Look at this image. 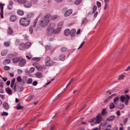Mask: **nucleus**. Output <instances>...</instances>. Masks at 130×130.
<instances>
[{"instance_id":"1","label":"nucleus","mask_w":130,"mask_h":130,"mask_svg":"<svg viewBox=\"0 0 130 130\" xmlns=\"http://www.w3.org/2000/svg\"><path fill=\"white\" fill-rule=\"evenodd\" d=\"M30 21L28 20L27 18H22L20 19L19 23L21 25L23 26H27L29 24Z\"/></svg>"},{"instance_id":"2","label":"nucleus","mask_w":130,"mask_h":130,"mask_svg":"<svg viewBox=\"0 0 130 130\" xmlns=\"http://www.w3.org/2000/svg\"><path fill=\"white\" fill-rule=\"evenodd\" d=\"M45 65L47 66H50L53 65L54 62L50 60V58L48 56L45 59Z\"/></svg>"},{"instance_id":"3","label":"nucleus","mask_w":130,"mask_h":130,"mask_svg":"<svg viewBox=\"0 0 130 130\" xmlns=\"http://www.w3.org/2000/svg\"><path fill=\"white\" fill-rule=\"evenodd\" d=\"M49 22L44 19L43 20H41L39 22L40 25L42 27H45L48 25Z\"/></svg>"},{"instance_id":"4","label":"nucleus","mask_w":130,"mask_h":130,"mask_svg":"<svg viewBox=\"0 0 130 130\" xmlns=\"http://www.w3.org/2000/svg\"><path fill=\"white\" fill-rule=\"evenodd\" d=\"M102 117L101 116L100 114H98V115L96 117V118L95 119V123H99L102 120Z\"/></svg>"},{"instance_id":"5","label":"nucleus","mask_w":130,"mask_h":130,"mask_svg":"<svg viewBox=\"0 0 130 130\" xmlns=\"http://www.w3.org/2000/svg\"><path fill=\"white\" fill-rule=\"evenodd\" d=\"M26 63V60L24 59H22L20 61L19 66L21 67H23L25 65Z\"/></svg>"},{"instance_id":"6","label":"nucleus","mask_w":130,"mask_h":130,"mask_svg":"<svg viewBox=\"0 0 130 130\" xmlns=\"http://www.w3.org/2000/svg\"><path fill=\"white\" fill-rule=\"evenodd\" d=\"M47 31V34L48 35H50L53 32L54 33V29H52L48 27L46 29Z\"/></svg>"},{"instance_id":"7","label":"nucleus","mask_w":130,"mask_h":130,"mask_svg":"<svg viewBox=\"0 0 130 130\" xmlns=\"http://www.w3.org/2000/svg\"><path fill=\"white\" fill-rule=\"evenodd\" d=\"M72 9H69L67 10L64 14V16L65 17H68L72 13Z\"/></svg>"},{"instance_id":"8","label":"nucleus","mask_w":130,"mask_h":130,"mask_svg":"<svg viewBox=\"0 0 130 130\" xmlns=\"http://www.w3.org/2000/svg\"><path fill=\"white\" fill-rule=\"evenodd\" d=\"M117 95L116 93H114L111 96H109L108 98L106 99L104 101V103H107L111 98H112L113 96H115Z\"/></svg>"},{"instance_id":"9","label":"nucleus","mask_w":130,"mask_h":130,"mask_svg":"<svg viewBox=\"0 0 130 130\" xmlns=\"http://www.w3.org/2000/svg\"><path fill=\"white\" fill-rule=\"evenodd\" d=\"M51 17V14L50 13H47L44 16V19L49 22V18Z\"/></svg>"},{"instance_id":"10","label":"nucleus","mask_w":130,"mask_h":130,"mask_svg":"<svg viewBox=\"0 0 130 130\" xmlns=\"http://www.w3.org/2000/svg\"><path fill=\"white\" fill-rule=\"evenodd\" d=\"M10 19L11 22H14L17 20V18L15 15H12L10 16Z\"/></svg>"},{"instance_id":"11","label":"nucleus","mask_w":130,"mask_h":130,"mask_svg":"<svg viewBox=\"0 0 130 130\" xmlns=\"http://www.w3.org/2000/svg\"><path fill=\"white\" fill-rule=\"evenodd\" d=\"M5 90L6 92L9 95H11L12 94V90L9 88H6Z\"/></svg>"},{"instance_id":"12","label":"nucleus","mask_w":130,"mask_h":130,"mask_svg":"<svg viewBox=\"0 0 130 130\" xmlns=\"http://www.w3.org/2000/svg\"><path fill=\"white\" fill-rule=\"evenodd\" d=\"M115 116L112 115L107 117L106 118V120L108 121H111L115 119Z\"/></svg>"},{"instance_id":"13","label":"nucleus","mask_w":130,"mask_h":130,"mask_svg":"<svg viewBox=\"0 0 130 130\" xmlns=\"http://www.w3.org/2000/svg\"><path fill=\"white\" fill-rule=\"evenodd\" d=\"M70 31L69 29H66L64 30V33L65 36H68L70 34Z\"/></svg>"},{"instance_id":"14","label":"nucleus","mask_w":130,"mask_h":130,"mask_svg":"<svg viewBox=\"0 0 130 130\" xmlns=\"http://www.w3.org/2000/svg\"><path fill=\"white\" fill-rule=\"evenodd\" d=\"M32 5V3L31 2H28L26 4L24 5V7L26 8H28L30 7Z\"/></svg>"},{"instance_id":"15","label":"nucleus","mask_w":130,"mask_h":130,"mask_svg":"<svg viewBox=\"0 0 130 130\" xmlns=\"http://www.w3.org/2000/svg\"><path fill=\"white\" fill-rule=\"evenodd\" d=\"M21 103H19L18 104L16 108L18 110L22 109L24 108V107L23 106H21Z\"/></svg>"},{"instance_id":"16","label":"nucleus","mask_w":130,"mask_h":130,"mask_svg":"<svg viewBox=\"0 0 130 130\" xmlns=\"http://www.w3.org/2000/svg\"><path fill=\"white\" fill-rule=\"evenodd\" d=\"M13 29L10 27H9L8 29L7 30V33L9 35H11L13 33Z\"/></svg>"},{"instance_id":"17","label":"nucleus","mask_w":130,"mask_h":130,"mask_svg":"<svg viewBox=\"0 0 130 130\" xmlns=\"http://www.w3.org/2000/svg\"><path fill=\"white\" fill-rule=\"evenodd\" d=\"M119 97L117 96L113 99V102L115 104L117 105L119 101Z\"/></svg>"},{"instance_id":"18","label":"nucleus","mask_w":130,"mask_h":130,"mask_svg":"<svg viewBox=\"0 0 130 130\" xmlns=\"http://www.w3.org/2000/svg\"><path fill=\"white\" fill-rule=\"evenodd\" d=\"M76 32V30L74 29H72L71 31L70 32V34L71 36L72 37L75 34Z\"/></svg>"},{"instance_id":"19","label":"nucleus","mask_w":130,"mask_h":130,"mask_svg":"<svg viewBox=\"0 0 130 130\" xmlns=\"http://www.w3.org/2000/svg\"><path fill=\"white\" fill-rule=\"evenodd\" d=\"M20 58L18 57H15L13 59V61L14 63H16L19 60Z\"/></svg>"},{"instance_id":"20","label":"nucleus","mask_w":130,"mask_h":130,"mask_svg":"<svg viewBox=\"0 0 130 130\" xmlns=\"http://www.w3.org/2000/svg\"><path fill=\"white\" fill-rule=\"evenodd\" d=\"M8 52V51L7 50H4L1 52V55L2 56H4L7 54Z\"/></svg>"},{"instance_id":"21","label":"nucleus","mask_w":130,"mask_h":130,"mask_svg":"<svg viewBox=\"0 0 130 130\" xmlns=\"http://www.w3.org/2000/svg\"><path fill=\"white\" fill-rule=\"evenodd\" d=\"M11 62V60L9 59H6L4 61V63L5 65L8 64Z\"/></svg>"},{"instance_id":"22","label":"nucleus","mask_w":130,"mask_h":130,"mask_svg":"<svg viewBox=\"0 0 130 130\" xmlns=\"http://www.w3.org/2000/svg\"><path fill=\"white\" fill-rule=\"evenodd\" d=\"M19 48L20 50H23V49L25 47V44L24 43H21L19 46Z\"/></svg>"},{"instance_id":"23","label":"nucleus","mask_w":130,"mask_h":130,"mask_svg":"<svg viewBox=\"0 0 130 130\" xmlns=\"http://www.w3.org/2000/svg\"><path fill=\"white\" fill-rule=\"evenodd\" d=\"M36 76L38 78H40L42 76V73L41 72H37L35 74Z\"/></svg>"},{"instance_id":"24","label":"nucleus","mask_w":130,"mask_h":130,"mask_svg":"<svg viewBox=\"0 0 130 130\" xmlns=\"http://www.w3.org/2000/svg\"><path fill=\"white\" fill-rule=\"evenodd\" d=\"M65 56L61 54L59 56V59L61 60L64 61L65 60Z\"/></svg>"},{"instance_id":"25","label":"nucleus","mask_w":130,"mask_h":130,"mask_svg":"<svg viewBox=\"0 0 130 130\" xmlns=\"http://www.w3.org/2000/svg\"><path fill=\"white\" fill-rule=\"evenodd\" d=\"M61 28L60 27L56 29H54V34H57L61 30Z\"/></svg>"},{"instance_id":"26","label":"nucleus","mask_w":130,"mask_h":130,"mask_svg":"<svg viewBox=\"0 0 130 130\" xmlns=\"http://www.w3.org/2000/svg\"><path fill=\"white\" fill-rule=\"evenodd\" d=\"M59 18V17L56 15L52 16L51 17V19L52 20H56Z\"/></svg>"},{"instance_id":"27","label":"nucleus","mask_w":130,"mask_h":130,"mask_svg":"<svg viewBox=\"0 0 130 130\" xmlns=\"http://www.w3.org/2000/svg\"><path fill=\"white\" fill-rule=\"evenodd\" d=\"M15 78H13L11 81V83L10 85V87L11 88L14 85L15 82Z\"/></svg>"},{"instance_id":"28","label":"nucleus","mask_w":130,"mask_h":130,"mask_svg":"<svg viewBox=\"0 0 130 130\" xmlns=\"http://www.w3.org/2000/svg\"><path fill=\"white\" fill-rule=\"evenodd\" d=\"M24 89L23 87H20L18 86L17 88V91L18 92H20L22 91Z\"/></svg>"},{"instance_id":"29","label":"nucleus","mask_w":130,"mask_h":130,"mask_svg":"<svg viewBox=\"0 0 130 130\" xmlns=\"http://www.w3.org/2000/svg\"><path fill=\"white\" fill-rule=\"evenodd\" d=\"M55 26V24L54 23H51L50 24L48 28L52 29H54V27Z\"/></svg>"},{"instance_id":"30","label":"nucleus","mask_w":130,"mask_h":130,"mask_svg":"<svg viewBox=\"0 0 130 130\" xmlns=\"http://www.w3.org/2000/svg\"><path fill=\"white\" fill-rule=\"evenodd\" d=\"M34 15V14L33 13H29L27 15V18L29 19L33 17Z\"/></svg>"},{"instance_id":"31","label":"nucleus","mask_w":130,"mask_h":130,"mask_svg":"<svg viewBox=\"0 0 130 130\" xmlns=\"http://www.w3.org/2000/svg\"><path fill=\"white\" fill-rule=\"evenodd\" d=\"M17 13L18 14L21 15H23L24 14L23 11L22 10H18Z\"/></svg>"},{"instance_id":"32","label":"nucleus","mask_w":130,"mask_h":130,"mask_svg":"<svg viewBox=\"0 0 130 130\" xmlns=\"http://www.w3.org/2000/svg\"><path fill=\"white\" fill-rule=\"evenodd\" d=\"M115 106L113 103H111L109 105V108L110 109H111L114 108Z\"/></svg>"},{"instance_id":"33","label":"nucleus","mask_w":130,"mask_h":130,"mask_svg":"<svg viewBox=\"0 0 130 130\" xmlns=\"http://www.w3.org/2000/svg\"><path fill=\"white\" fill-rule=\"evenodd\" d=\"M40 60V58L39 57H35L32 58L31 59L33 61H36V62H38Z\"/></svg>"},{"instance_id":"34","label":"nucleus","mask_w":130,"mask_h":130,"mask_svg":"<svg viewBox=\"0 0 130 130\" xmlns=\"http://www.w3.org/2000/svg\"><path fill=\"white\" fill-rule=\"evenodd\" d=\"M82 0H76L74 2V4L76 5H78L80 3Z\"/></svg>"},{"instance_id":"35","label":"nucleus","mask_w":130,"mask_h":130,"mask_svg":"<svg viewBox=\"0 0 130 130\" xmlns=\"http://www.w3.org/2000/svg\"><path fill=\"white\" fill-rule=\"evenodd\" d=\"M3 105L5 109H8V104L6 102H4L3 103Z\"/></svg>"},{"instance_id":"36","label":"nucleus","mask_w":130,"mask_h":130,"mask_svg":"<svg viewBox=\"0 0 130 130\" xmlns=\"http://www.w3.org/2000/svg\"><path fill=\"white\" fill-rule=\"evenodd\" d=\"M25 47L27 48L29 47L31 45V43L29 42H27L25 44Z\"/></svg>"},{"instance_id":"37","label":"nucleus","mask_w":130,"mask_h":130,"mask_svg":"<svg viewBox=\"0 0 130 130\" xmlns=\"http://www.w3.org/2000/svg\"><path fill=\"white\" fill-rule=\"evenodd\" d=\"M88 22V20L87 18H85L83 21H82V24L83 25H84L86 24Z\"/></svg>"},{"instance_id":"38","label":"nucleus","mask_w":130,"mask_h":130,"mask_svg":"<svg viewBox=\"0 0 130 130\" xmlns=\"http://www.w3.org/2000/svg\"><path fill=\"white\" fill-rule=\"evenodd\" d=\"M125 97L123 95H122L120 96V101L122 102H124V100L125 99Z\"/></svg>"},{"instance_id":"39","label":"nucleus","mask_w":130,"mask_h":130,"mask_svg":"<svg viewBox=\"0 0 130 130\" xmlns=\"http://www.w3.org/2000/svg\"><path fill=\"white\" fill-rule=\"evenodd\" d=\"M107 113V112L106 111V109H103L102 110L101 114L103 116L105 115Z\"/></svg>"},{"instance_id":"40","label":"nucleus","mask_w":130,"mask_h":130,"mask_svg":"<svg viewBox=\"0 0 130 130\" xmlns=\"http://www.w3.org/2000/svg\"><path fill=\"white\" fill-rule=\"evenodd\" d=\"M32 82V80L31 78H29L28 79L27 82V84H30Z\"/></svg>"},{"instance_id":"41","label":"nucleus","mask_w":130,"mask_h":130,"mask_svg":"<svg viewBox=\"0 0 130 130\" xmlns=\"http://www.w3.org/2000/svg\"><path fill=\"white\" fill-rule=\"evenodd\" d=\"M67 50V48L65 47H62L61 49V51L63 52H65Z\"/></svg>"},{"instance_id":"42","label":"nucleus","mask_w":130,"mask_h":130,"mask_svg":"<svg viewBox=\"0 0 130 130\" xmlns=\"http://www.w3.org/2000/svg\"><path fill=\"white\" fill-rule=\"evenodd\" d=\"M35 67H36L38 70H40L42 69V67L40 65L37 64V66H36Z\"/></svg>"},{"instance_id":"43","label":"nucleus","mask_w":130,"mask_h":130,"mask_svg":"<svg viewBox=\"0 0 130 130\" xmlns=\"http://www.w3.org/2000/svg\"><path fill=\"white\" fill-rule=\"evenodd\" d=\"M97 8V6L95 5H94L93 9V11L92 12V13H94L96 11V10Z\"/></svg>"},{"instance_id":"44","label":"nucleus","mask_w":130,"mask_h":130,"mask_svg":"<svg viewBox=\"0 0 130 130\" xmlns=\"http://www.w3.org/2000/svg\"><path fill=\"white\" fill-rule=\"evenodd\" d=\"M107 122L106 121L104 123H102L100 126V127H105V125L107 124Z\"/></svg>"},{"instance_id":"45","label":"nucleus","mask_w":130,"mask_h":130,"mask_svg":"<svg viewBox=\"0 0 130 130\" xmlns=\"http://www.w3.org/2000/svg\"><path fill=\"white\" fill-rule=\"evenodd\" d=\"M4 5V4H2L1 3L0 4V7L1 9V11L2 12H3V7Z\"/></svg>"},{"instance_id":"46","label":"nucleus","mask_w":130,"mask_h":130,"mask_svg":"<svg viewBox=\"0 0 130 130\" xmlns=\"http://www.w3.org/2000/svg\"><path fill=\"white\" fill-rule=\"evenodd\" d=\"M17 80L18 82H20L21 81V78L20 76H19L17 77Z\"/></svg>"},{"instance_id":"47","label":"nucleus","mask_w":130,"mask_h":130,"mask_svg":"<svg viewBox=\"0 0 130 130\" xmlns=\"http://www.w3.org/2000/svg\"><path fill=\"white\" fill-rule=\"evenodd\" d=\"M30 1L34 4H37L38 2V0H30Z\"/></svg>"},{"instance_id":"48","label":"nucleus","mask_w":130,"mask_h":130,"mask_svg":"<svg viewBox=\"0 0 130 130\" xmlns=\"http://www.w3.org/2000/svg\"><path fill=\"white\" fill-rule=\"evenodd\" d=\"M124 96L125 97V99L126 100H129V99H130V96L126 94L125 95V96Z\"/></svg>"},{"instance_id":"49","label":"nucleus","mask_w":130,"mask_h":130,"mask_svg":"<svg viewBox=\"0 0 130 130\" xmlns=\"http://www.w3.org/2000/svg\"><path fill=\"white\" fill-rule=\"evenodd\" d=\"M4 69L5 70H8L10 69V68L8 66H5L4 67Z\"/></svg>"},{"instance_id":"50","label":"nucleus","mask_w":130,"mask_h":130,"mask_svg":"<svg viewBox=\"0 0 130 130\" xmlns=\"http://www.w3.org/2000/svg\"><path fill=\"white\" fill-rule=\"evenodd\" d=\"M35 70V68H34L33 67H31L29 69V71L30 72L32 73Z\"/></svg>"},{"instance_id":"51","label":"nucleus","mask_w":130,"mask_h":130,"mask_svg":"<svg viewBox=\"0 0 130 130\" xmlns=\"http://www.w3.org/2000/svg\"><path fill=\"white\" fill-rule=\"evenodd\" d=\"M29 31L30 32L31 34H32L33 33V29H32V27L31 26L30 27L29 29Z\"/></svg>"},{"instance_id":"52","label":"nucleus","mask_w":130,"mask_h":130,"mask_svg":"<svg viewBox=\"0 0 130 130\" xmlns=\"http://www.w3.org/2000/svg\"><path fill=\"white\" fill-rule=\"evenodd\" d=\"M96 4L97 5L98 7V8L100 7L101 6V4L99 2L97 1L96 2Z\"/></svg>"},{"instance_id":"53","label":"nucleus","mask_w":130,"mask_h":130,"mask_svg":"<svg viewBox=\"0 0 130 130\" xmlns=\"http://www.w3.org/2000/svg\"><path fill=\"white\" fill-rule=\"evenodd\" d=\"M124 77V75H123L120 76H119L118 79L119 80H121Z\"/></svg>"},{"instance_id":"54","label":"nucleus","mask_w":130,"mask_h":130,"mask_svg":"<svg viewBox=\"0 0 130 130\" xmlns=\"http://www.w3.org/2000/svg\"><path fill=\"white\" fill-rule=\"evenodd\" d=\"M8 115L7 112H5L4 111L2 113V116H7Z\"/></svg>"},{"instance_id":"55","label":"nucleus","mask_w":130,"mask_h":130,"mask_svg":"<svg viewBox=\"0 0 130 130\" xmlns=\"http://www.w3.org/2000/svg\"><path fill=\"white\" fill-rule=\"evenodd\" d=\"M37 20H35L33 23V27H35L36 24H37Z\"/></svg>"},{"instance_id":"56","label":"nucleus","mask_w":130,"mask_h":130,"mask_svg":"<svg viewBox=\"0 0 130 130\" xmlns=\"http://www.w3.org/2000/svg\"><path fill=\"white\" fill-rule=\"evenodd\" d=\"M85 43V41H83L82 43L80 45L79 47L78 48V49H79L80 48H81L82 46H83Z\"/></svg>"},{"instance_id":"57","label":"nucleus","mask_w":130,"mask_h":130,"mask_svg":"<svg viewBox=\"0 0 130 130\" xmlns=\"http://www.w3.org/2000/svg\"><path fill=\"white\" fill-rule=\"evenodd\" d=\"M52 47L50 46L47 45L46 46V50L50 49L52 48Z\"/></svg>"},{"instance_id":"58","label":"nucleus","mask_w":130,"mask_h":130,"mask_svg":"<svg viewBox=\"0 0 130 130\" xmlns=\"http://www.w3.org/2000/svg\"><path fill=\"white\" fill-rule=\"evenodd\" d=\"M4 45L6 46L7 47L9 46V43L7 42H5L4 43Z\"/></svg>"},{"instance_id":"59","label":"nucleus","mask_w":130,"mask_h":130,"mask_svg":"<svg viewBox=\"0 0 130 130\" xmlns=\"http://www.w3.org/2000/svg\"><path fill=\"white\" fill-rule=\"evenodd\" d=\"M37 81H34L32 83V85L34 86H36L37 85Z\"/></svg>"},{"instance_id":"60","label":"nucleus","mask_w":130,"mask_h":130,"mask_svg":"<svg viewBox=\"0 0 130 130\" xmlns=\"http://www.w3.org/2000/svg\"><path fill=\"white\" fill-rule=\"evenodd\" d=\"M120 106L121 107H120L119 108L120 109H122L124 107V105L123 104H121L120 105Z\"/></svg>"},{"instance_id":"61","label":"nucleus","mask_w":130,"mask_h":130,"mask_svg":"<svg viewBox=\"0 0 130 130\" xmlns=\"http://www.w3.org/2000/svg\"><path fill=\"white\" fill-rule=\"evenodd\" d=\"M17 86L16 84H15L14 85L13 89L14 92H15L17 90Z\"/></svg>"},{"instance_id":"62","label":"nucleus","mask_w":130,"mask_h":130,"mask_svg":"<svg viewBox=\"0 0 130 130\" xmlns=\"http://www.w3.org/2000/svg\"><path fill=\"white\" fill-rule=\"evenodd\" d=\"M95 118H93L91 119H90L89 121V122H92L93 121L95 120Z\"/></svg>"},{"instance_id":"63","label":"nucleus","mask_w":130,"mask_h":130,"mask_svg":"<svg viewBox=\"0 0 130 130\" xmlns=\"http://www.w3.org/2000/svg\"><path fill=\"white\" fill-rule=\"evenodd\" d=\"M55 127V125H52L50 129L49 130H53L54 129Z\"/></svg>"},{"instance_id":"64","label":"nucleus","mask_w":130,"mask_h":130,"mask_svg":"<svg viewBox=\"0 0 130 130\" xmlns=\"http://www.w3.org/2000/svg\"><path fill=\"white\" fill-rule=\"evenodd\" d=\"M120 125L121 127H119L120 130H123V124H120Z\"/></svg>"}]
</instances>
